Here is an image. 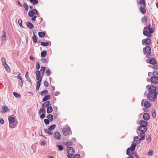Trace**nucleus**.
Segmentation results:
<instances>
[{"label": "nucleus", "mask_w": 158, "mask_h": 158, "mask_svg": "<svg viewBox=\"0 0 158 158\" xmlns=\"http://www.w3.org/2000/svg\"><path fill=\"white\" fill-rule=\"evenodd\" d=\"M48 93V91L47 90H45L42 91L40 93V94L41 96H43L44 94H47Z\"/></svg>", "instance_id": "nucleus-34"}, {"label": "nucleus", "mask_w": 158, "mask_h": 158, "mask_svg": "<svg viewBox=\"0 0 158 158\" xmlns=\"http://www.w3.org/2000/svg\"><path fill=\"white\" fill-rule=\"evenodd\" d=\"M146 139H147V141L148 142V143L150 142L151 140V139L150 136L148 135V136L146 138Z\"/></svg>", "instance_id": "nucleus-45"}, {"label": "nucleus", "mask_w": 158, "mask_h": 158, "mask_svg": "<svg viewBox=\"0 0 158 158\" xmlns=\"http://www.w3.org/2000/svg\"><path fill=\"white\" fill-rule=\"evenodd\" d=\"M23 6L25 8L26 10H27L28 9V6L27 4L26 3H25L23 4Z\"/></svg>", "instance_id": "nucleus-43"}, {"label": "nucleus", "mask_w": 158, "mask_h": 158, "mask_svg": "<svg viewBox=\"0 0 158 158\" xmlns=\"http://www.w3.org/2000/svg\"><path fill=\"white\" fill-rule=\"evenodd\" d=\"M143 45H144V44L147 45H149L151 43V39L150 38L148 37L147 39L143 40L142 41Z\"/></svg>", "instance_id": "nucleus-9"}, {"label": "nucleus", "mask_w": 158, "mask_h": 158, "mask_svg": "<svg viewBox=\"0 0 158 158\" xmlns=\"http://www.w3.org/2000/svg\"><path fill=\"white\" fill-rule=\"evenodd\" d=\"M49 44L48 42H41V44L42 46L45 47L48 46L49 45Z\"/></svg>", "instance_id": "nucleus-36"}, {"label": "nucleus", "mask_w": 158, "mask_h": 158, "mask_svg": "<svg viewBox=\"0 0 158 158\" xmlns=\"http://www.w3.org/2000/svg\"><path fill=\"white\" fill-rule=\"evenodd\" d=\"M145 132H142L139 134V136L140 137V139L143 140L145 138Z\"/></svg>", "instance_id": "nucleus-21"}, {"label": "nucleus", "mask_w": 158, "mask_h": 158, "mask_svg": "<svg viewBox=\"0 0 158 158\" xmlns=\"http://www.w3.org/2000/svg\"><path fill=\"white\" fill-rule=\"evenodd\" d=\"M32 39L33 40V41L36 43L37 41V38L34 35V36L32 37Z\"/></svg>", "instance_id": "nucleus-42"}, {"label": "nucleus", "mask_w": 158, "mask_h": 158, "mask_svg": "<svg viewBox=\"0 0 158 158\" xmlns=\"http://www.w3.org/2000/svg\"><path fill=\"white\" fill-rule=\"evenodd\" d=\"M149 155L152 156V152L151 151H149L148 152Z\"/></svg>", "instance_id": "nucleus-62"}, {"label": "nucleus", "mask_w": 158, "mask_h": 158, "mask_svg": "<svg viewBox=\"0 0 158 158\" xmlns=\"http://www.w3.org/2000/svg\"><path fill=\"white\" fill-rule=\"evenodd\" d=\"M17 2H18V4L19 6H22V4L20 3V2L19 1H17Z\"/></svg>", "instance_id": "nucleus-64"}, {"label": "nucleus", "mask_w": 158, "mask_h": 158, "mask_svg": "<svg viewBox=\"0 0 158 158\" xmlns=\"http://www.w3.org/2000/svg\"><path fill=\"white\" fill-rule=\"evenodd\" d=\"M8 110H9L8 108L6 106H4L2 107L0 112L2 113H6Z\"/></svg>", "instance_id": "nucleus-14"}, {"label": "nucleus", "mask_w": 158, "mask_h": 158, "mask_svg": "<svg viewBox=\"0 0 158 158\" xmlns=\"http://www.w3.org/2000/svg\"><path fill=\"white\" fill-rule=\"evenodd\" d=\"M140 10L141 13L143 14H145L146 13V10L144 7H140Z\"/></svg>", "instance_id": "nucleus-32"}, {"label": "nucleus", "mask_w": 158, "mask_h": 158, "mask_svg": "<svg viewBox=\"0 0 158 158\" xmlns=\"http://www.w3.org/2000/svg\"><path fill=\"white\" fill-rule=\"evenodd\" d=\"M139 130L140 131L142 132H145L146 131L147 129V127L140 126L139 128Z\"/></svg>", "instance_id": "nucleus-15"}, {"label": "nucleus", "mask_w": 158, "mask_h": 158, "mask_svg": "<svg viewBox=\"0 0 158 158\" xmlns=\"http://www.w3.org/2000/svg\"><path fill=\"white\" fill-rule=\"evenodd\" d=\"M47 118L50 120L51 122H52L53 120V116L51 114H49L47 116Z\"/></svg>", "instance_id": "nucleus-25"}, {"label": "nucleus", "mask_w": 158, "mask_h": 158, "mask_svg": "<svg viewBox=\"0 0 158 158\" xmlns=\"http://www.w3.org/2000/svg\"><path fill=\"white\" fill-rule=\"evenodd\" d=\"M150 81L153 84H157L158 83V77L156 76L152 77L150 78Z\"/></svg>", "instance_id": "nucleus-8"}, {"label": "nucleus", "mask_w": 158, "mask_h": 158, "mask_svg": "<svg viewBox=\"0 0 158 158\" xmlns=\"http://www.w3.org/2000/svg\"><path fill=\"white\" fill-rule=\"evenodd\" d=\"M143 33V35L145 36H146L148 37H150L151 36L150 33L147 31H144Z\"/></svg>", "instance_id": "nucleus-19"}, {"label": "nucleus", "mask_w": 158, "mask_h": 158, "mask_svg": "<svg viewBox=\"0 0 158 158\" xmlns=\"http://www.w3.org/2000/svg\"><path fill=\"white\" fill-rule=\"evenodd\" d=\"M38 12L37 10L35 9H33L32 10L29 11L28 15L31 17H33L34 15H38Z\"/></svg>", "instance_id": "nucleus-5"}, {"label": "nucleus", "mask_w": 158, "mask_h": 158, "mask_svg": "<svg viewBox=\"0 0 158 158\" xmlns=\"http://www.w3.org/2000/svg\"><path fill=\"white\" fill-rule=\"evenodd\" d=\"M50 96L49 95H46L43 99V101L45 102L50 99Z\"/></svg>", "instance_id": "nucleus-23"}, {"label": "nucleus", "mask_w": 158, "mask_h": 158, "mask_svg": "<svg viewBox=\"0 0 158 158\" xmlns=\"http://www.w3.org/2000/svg\"><path fill=\"white\" fill-rule=\"evenodd\" d=\"M46 73L47 74V75L48 76H49L51 74V73L50 71L49 70V69H47L46 71Z\"/></svg>", "instance_id": "nucleus-51"}, {"label": "nucleus", "mask_w": 158, "mask_h": 158, "mask_svg": "<svg viewBox=\"0 0 158 158\" xmlns=\"http://www.w3.org/2000/svg\"><path fill=\"white\" fill-rule=\"evenodd\" d=\"M44 131L48 135H51L52 134V132L49 129H45Z\"/></svg>", "instance_id": "nucleus-27"}, {"label": "nucleus", "mask_w": 158, "mask_h": 158, "mask_svg": "<svg viewBox=\"0 0 158 158\" xmlns=\"http://www.w3.org/2000/svg\"><path fill=\"white\" fill-rule=\"evenodd\" d=\"M19 84L21 87H22L23 85V82L22 79L19 80Z\"/></svg>", "instance_id": "nucleus-40"}, {"label": "nucleus", "mask_w": 158, "mask_h": 158, "mask_svg": "<svg viewBox=\"0 0 158 158\" xmlns=\"http://www.w3.org/2000/svg\"><path fill=\"white\" fill-rule=\"evenodd\" d=\"M36 75V79L38 81L36 83V88L37 90H39L40 85V83L42 80V77H40V73L39 70H37L35 72Z\"/></svg>", "instance_id": "nucleus-2"}, {"label": "nucleus", "mask_w": 158, "mask_h": 158, "mask_svg": "<svg viewBox=\"0 0 158 158\" xmlns=\"http://www.w3.org/2000/svg\"><path fill=\"white\" fill-rule=\"evenodd\" d=\"M143 52L144 53L147 55H150L151 53V49L150 46H146L143 49Z\"/></svg>", "instance_id": "nucleus-6"}, {"label": "nucleus", "mask_w": 158, "mask_h": 158, "mask_svg": "<svg viewBox=\"0 0 158 158\" xmlns=\"http://www.w3.org/2000/svg\"><path fill=\"white\" fill-rule=\"evenodd\" d=\"M151 106V104L148 101H145L144 104V106L146 108H149Z\"/></svg>", "instance_id": "nucleus-16"}, {"label": "nucleus", "mask_w": 158, "mask_h": 158, "mask_svg": "<svg viewBox=\"0 0 158 158\" xmlns=\"http://www.w3.org/2000/svg\"><path fill=\"white\" fill-rule=\"evenodd\" d=\"M67 152L68 154L70 156L73 155L75 153L74 149L72 147H71L67 148Z\"/></svg>", "instance_id": "nucleus-7"}, {"label": "nucleus", "mask_w": 158, "mask_h": 158, "mask_svg": "<svg viewBox=\"0 0 158 158\" xmlns=\"http://www.w3.org/2000/svg\"><path fill=\"white\" fill-rule=\"evenodd\" d=\"M17 77L19 78V79L20 80H21V79H22L21 77V76H20V74H18V75H17Z\"/></svg>", "instance_id": "nucleus-59"}, {"label": "nucleus", "mask_w": 158, "mask_h": 158, "mask_svg": "<svg viewBox=\"0 0 158 158\" xmlns=\"http://www.w3.org/2000/svg\"><path fill=\"white\" fill-rule=\"evenodd\" d=\"M52 108L51 106H50L47 107V112L48 114L52 113Z\"/></svg>", "instance_id": "nucleus-17"}, {"label": "nucleus", "mask_w": 158, "mask_h": 158, "mask_svg": "<svg viewBox=\"0 0 158 158\" xmlns=\"http://www.w3.org/2000/svg\"><path fill=\"white\" fill-rule=\"evenodd\" d=\"M139 3L140 4L143 5L144 6L145 5V0H140Z\"/></svg>", "instance_id": "nucleus-46"}, {"label": "nucleus", "mask_w": 158, "mask_h": 158, "mask_svg": "<svg viewBox=\"0 0 158 158\" xmlns=\"http://www.w3.org/2000/svg\"><path fill=\"white\" fill-rule=\"evenodd\" d=\"M18 23L19 24V25L22 27H23V26H22V20L21 19H20L18 21Z\"/></svg>", "instance_id": "nucleus-49"}, {"label": "nucleus", "mask_w": 158, "mask_h": 158, "mask_svg": "<svg viewBox=\"0 0 158 158\" xmlns=\"http://www.w3.org/2000/svg\"><path fill=\"white\" fill-rule=\"evenodd\" d=\"M4 66V68H5L6 71L8 72L9 73V72H10V68L9 67V66H8V65L7 64L6 65H5Z\"/></svg>", "instance_id": "nucleus-35"}, {"label": "nucleus", "mask_w": 158, "mask_h": 158, "mask_svg": "<svg viewBox=\"0 0 158 158\" xmlns=\"http://www.w3.org/2000/svg\"><path fill=\"white\" fill-rule=\"evenodd\" d=\"M73 158H81V157L79 154H75Z\"/></svg>", "instance_id": "nucleus-55"}, {"label": "nucleus", "mask_w": 158, "mask_h": 158, "mask_svg": "<svg viewBox=\"0 0 158 158\" xmlns=\"http://www.w3.org/2000/svg\"><path fill=\"white\" fill-rule=\"evenodd\" d=\"M8 120L9 123V127L11 128H14V127L12 126L10 124L13 123L15 121L14 118L12 116L8 118Z\"/></svg>", "instance_id": "nucleus-11"}, {"label": "nucleus", "mask_w": 158, "mask_h": 158, "mask_svg": "<svg viewBox=\"0 0 158 158\" xmlns=\"http://www.w3.org/2000/svg\"><path fill=\"white\" fill-rule=\"evenodd\" d=\"M136 144L132 142L131 147L128 148L127 150L126 153L128 155H131L133 154V152L135 150Z\"/></svg>", "instance_id": "nucleus-3"}, {"label": "nucleus", "mask_w": 158, "mask_h": 158, "mask_svg": "<svg viewBox=\"0 0 158 158\" xmlns=\"http://www.w3.org/2000/svg\"><path fill=\"white\" fill-rule=\"evenodd\" d=\"M4 120L2 118H0V123L1 124H4Z\"/></svg>", "instance_id": "nucleus-57"}, {"label": "nucleus", "mask_w": 158, "mask_h": 158, "mask_svg": "<svg viewBox=\"0 0 158 158\" xmlns=\"http://www.w3.org/2000/svg\"><path fill=\"white\" fill-rule=\"evenodd\" d=\"M44 104H45V106L46 107L49 106H48L51 105L50 101H48L45 102Z\"/></svg>", "instance_id": "nucleus-37"}, {"label": "nucleus", "mask_w": 158, "mask_h": 158, "mask_svg": "<svg viewBox=\"0 0 158 158\" xmlns=\"http://www.w3.org/2000/svg\"><path fill=\"white\" fill-rule=\"evenodd\" d=\"M149 63L152 64H156V60L154 58H152L149 60Z\"/></svg>", "instance_id": "nucleus-20"}, {"label": "nucleus", "mask_w": 158, "mask_h": 158, "mask_svg": "<svg viewBox=\"0 0 158 158\" xmlns=\"http://www.w3.org/2000/svg\"><path fill=\"white\" fill-rule=\"evenodd\" d=\"M44 85L45 86H46V87L48 86V83L47 81H45L44 82Z\"/></svg>", "instance_id": "nucleus-58"}, {"label": "nucleus", "mask_w": 158, "mask_h": 158, "mask_svg": "<svg viewBox=\"0 0 158 158\" xmlns=\"http://www.w3.org/2000/svg\"><path fill=\"white\" fill-rule=\"evenodd\" d=\"M139 123L140 126L143 127H146L148 124L147 122L146 121L144 120L140 121Z\"/></svg>", "instance_id": "nucleus-12"}, {"label": "nucleus", "mask_w": 158, "mask_h": 158, "mask_svg": "<svg viewBox=\"0 0 158 158\" xmlns=\"http://www.w3.org/2000/svg\"><path fill=\"white\" fill-rule=\"evenodd\" d=\"M134 140L135 141L138 142H140L142 140L140 139V138H139L138 136H135L134 138Z\"/></svg>", "instance_id": "nucleus-31"}, {"label": "nucleus", "mask_w": 158, "mask_h": 158, "mask_svg": "<svg viewBox=\"0 0 158 158\" xmlns=\"http://www.w3.org/2000/svg\"><path fill=\"white\" fill-rule=\"evenodd\" d=\"M2 63H3V62H5L6 61V60L4 57H2Z\"/></svg>", "instance_id": "nucleus-61"}, {"label": "nucleus", "mask_w": 158, "mask_h": 158, "mask_svg": "<svg viewBox=\"0 0 158 158\" xmlns=\"http://www.w3.org/2000/svg\"><path fill=\"white\" fill-rule=\"evenodd\" d=\"M46 69V67H42L41 68V70L42 73L43 75L44 74V72Z\"/></svg>", "instance_id": "nucleus-38"}, {"label": "nucleus", "mask_w": 158, "mask_h": 158, "mask_svg": "<svg viewBox=\"0 0 158 158\" xmlns=\"http://www.w3.org/2000/svg\"><path fill=\"white\" fill-rule=\"evenodd\" d=\"M147 19L148 18L146 16H144L142 19V23H144L145 24L147 22Z\"/></svg>", "instance_id": "nucleus-24"}, {"label": "nucleus", "mask_w": 158, "mask_h": 158, "mask_svg": "<svg viewBox=\"0 0 158 158\" xmlns=\"http://www.w3.org/2000/svg\"><path fill=\"white\" fill-rule=\"evenodd\" d=\"M30 2L33 5L37 4L38 2V0H30Z\"/></svg>", "instance_id": "nucleus-28"}, {"label": "nucleus", "mask_w": 158, "mask_h": 158, "mask_svg": "<svg viewBox=\"0 0 158 158\" xmlns=\"http://www.w3.org/2000/svg\"><path fill=\"white\" fill-rule=\"evenodd\" d=\"M26 25L27 27L30 29H32L33 28V24L31 23L28 22L27 23Z\"/></svg>", "instance_id": "nucleus-18"}, {"label": "nucleus", "mask_w": 158, "mask_h": 158, "mask_svg": "<svg viewBox=\"0 0 158 158\" xmlns=\"http://www.w3.org/2000/svg\"><path fill=\"white\" fill-rule=\"evenodd\" d=\"M149 31L150 33H152L154 32V30L152 28H150H150L149 29Z\"/></svg>", "instance_id": "nucleus-53"}, {"label": "nucleus", "mask_w": 158, "mask_h": 158, "mask_svg": "<svg viewBox=\"0 0 158 158\" xmlns=\"http://www.w3.org/2000/svg\"><path fill=\"white\" fill-rule=\"evenodd\" d=\"M45 112V109L41 108L39 110V114H40L41 113H44Z\"/></svg>", "instance_id": "nucleus-44"}, {"label": "nucleus", "mask_w": 158, "mask_h": 158, "mask_svg": "<svg viewBox=\"0 0 158 158\" xmlns=\"http://www.w3.org/2000/svg\"><path fill=\"white\" fill-rule=\"evenodd\" d=\"M45 115L44 114L42 113L40 114V117L41 119H43L45 118Z\"/></svg>", "instance_id": "nucleus-52"}, {"label": "nucleus", "mask_w": 158, "mask_h": 158, "mask_svg": "<svg viewBox=\"0 0 158 158\" xmlns=\"http://www.w3.org/2000/svg\"><path fill=\"white\" fill-rule=\"evenodd\" d=\"M25 77L26 78L27 80L29 82H30L31 83V80L30 79V77H29L28 76L27 72L25 75Z\"/></svg>", "instance_id": "nucleus-30"}, {"label": "nucleus", "mask_w": 158, "mask_h": 158, "mask_svg": "<svg viewBox=\"0 0 158 158\" xmlns=\"http://www.w3.org/2000/svg\"><path fill=\"white\" fill-rule=\"evenodd\" d=\"M13 94L15 97L19 98L21 97V96L20 94L15 92H13Z\"/></svg>", "instance_id": "nucleus-29"}, {"label": "nucleus", "mask_w": 158, "mask_h": 158, "mask_svg": "<svg viewBox=\"0 0 158 158\" xmlns=\"http://www.w3.org/2000/svg\"><path fill=\"white\" fill-rule=\"evenodd\" d=\"M54 138L57 140H60V139L61 135L59 132L56 131L55 132L53 135Z\"/></svg>", "instance_id": "nucleus-10"}, {"label": "nucleus", "mask_w": 158, "mask_h": 158, "mask_svg": "<svg viewBox=\"0 0 158 158\" xmlns=\"http://www.w3.org/2000/svg\"><path fill=\"white\" fill-rule=\"evenodd\" d=\"M152 116L153 117V118H155L156 117V113L155 112H153L152 113Z\"/></svg>", "instance_id": "nucleus-60"}, {"label": "nucleus", "mask_w": 158, "mask_h": 158, "mask_svg": "<svg viewBox=\"0 0 158 158\" xmlns=\"http://www.w3.org/2000/svg\"><path fill=\"white\" fill-rule=\"evenodd\" d=\"M62 132L63 134L65 136H67L68 135H70L72 134V131L69 127H68L67 128H63L62 130Z\"/></svg>", "instance_id": "nucleus-4"}, {"label": "nucleus", "mask_w": 158, "mask_h": 158, "mask_svg": "<svg viewBox=\"0 0 158 158\" xmlns=\"http://www.w3.org/2000/svg\"><path fill=\"white\" fill-rule=\"evenodd\" d=\"M40 68V65L39 63L38 62H37L36 63V68L37 70L39 69Z\"/></svg>", "instance_id": "nucleus-54"}, {"label": "nucleus", "mask_w": 158, "mask_h": 158, "mask_svg": "<svg viewBox=\"0 0 158 158\" xmlns=\"http://www.w3.org/2000/svg\"><path fill=\"white\" fill-rule=\"evenodd\" d=\"M156 87L154 85H151L149 88L147 98L151 101L153 102L156 99L158 93L156 92Z\"/></svg>", "instance_id": "nucleus-1"}, {"label": "nucleus", "mask_w": 158, "mask_h": 158, "mask_svg": "<svg viewBox=\"0 0 158 158\" xmlns=\"http://www.w3.org/2000/svg\"><path fill=\"white\" fill-rule=\"evenodd\" d=\"M44 122L46 125L48 124L49 123V120L48 119H45L44 120Z\"/></svg>", "instance_id": "nucleus-47"}, {"label": "nucleus", "mask_w": 158, "mask_h": 158, "mask_svg": "<svg viewBox=\"0 0 158 158\" xmlns=\"http://www.w3.org/2000/svg\"><path fill=\"white\" fill-rule=\"evenodd\" d=\"M47 52L45 50H44L41 52V56L42 57H45L47 55Z\"/></svg>", "instance_id": "nucleus-26"}, {"label": "nucleus", "mask_w": 158, "mask_h": 158, "mask_svg": "<svg viewBox=\"0 0 158 158\" xmlns=\"http://www.w3.org/2000/svg\"><path fill=\"white\" fill-rule=\"evenodd\" d=\"M41 61L43 63H46L47 62V60L45 58H42Z\"/></svg>", "instance_id": "nucleus-48"}, {"label": "nucleus", "mask_w": 158, "mask_h": 158, "mask_svg": "<svg viewBox=\"0 0 158 158\" xmlns=\"http://www.w3.org/2000/svg\"><path fill=\"white\" fill-rule=\"evenodd\" d=\"M57 147L58 148V150L59 151H62L63 149V147L60 145H57Z\"/></svg>", "instance_id": "nucleus-41"}, {"label": "nucleus", "mask_w": 158, "mask_h": 158, "mask_svg": "<svg viewBox=\"0 0 158 158\" xmlns=\"http://www.w3.org/2000/svg\"><path fill=\"white\" fill-rule=\"evenodd\" d=\"M38 35L40 37L43 38L45 35V33L43 31H40L38 32Z\"/></svg>", "instance_id": "nucleus-22"}, {"label": "nucleus", "mask_w": 158, "mask_h": 158, "mask_svg": "<svg viewBox=\"0 0 158 158\" xmlns=\"http://www.w3.org/2000/svg\"><path fill=\"white\" fill-rule=\"evenodd\" d=\"M55 127L56 125L55 124H53L50 126L48 128V129L50 131H52L53 130L55 129Z\"/></svg>", "instance_id": "nucleus-33"}, {"label": "nucleus", "mask_w": 158, "mask_h": 158, "mask_svg": "<svg viewBox=\"0 0 158 158\" xmlns=\"http://www.w3.org/2000/svg\"><path fill=\"white\" fill-rule=\"evenodd\" d=\"M151 27V25L150 24H148V25L147 27H144V31H147L149 30L150 27Z\"/></svg>", "instance_id": "nucleus-39"}, {"label": "nucleus", "mask_w": 158, "mask_h": 158, "mask_svg": "<svg viewBox=\"0 0 158 158\" xmlns=\"http://www.w3.org/2000/svg\"><path fill=\"white\" fill-rule=\"evenodd\" d=\"M154 68L155 69H158V65H155L154 66Z\"/></svg>", "instance_id": "nucleus-63"}, {"label": "nucleus", "mask_w": 158, "mask_h": 158, "mask_svg": "<svg viewBox=\"0 0 158 158\" xmlns=\"http://www.w3.org/2000/svg\"><path fill=\"white\" fill-rule=\"evenodd\" d=\"M143 118L146 121L148 120L150 118L149 115L147 113H144L143 116Z\"/></svg>", "instance_id": "nucleus-13"}, {"label": "nucleus", "mask_w": 158, "mask_h": 158, "mask_svg": "<svg viewBox=\"0 0 158 158\" xmlns=\"http://www.w3.org/2000/svg\"><path fill=\"white\" fill-rule=\"evenodd\" d=\"M72 143L71 142H67L66 144V146H71L72 145Z\"/></svg>", "instance_id": "nucleus-56"}, {"label": "nucleus", "mask_w": 158, "mask_h": 158, "mask_svg": "<svg viewBox=\"0 0 158 158\" xmlns=\"http://www.w3.org/2000/svg\"><path fill=\"white\" fill-rule=\"evenodd\" d=\"M6 35H4L2 37L1 41H3L6 40Z\"/></svg>", "instance_id": "nucleus-50"}]
</instances>
